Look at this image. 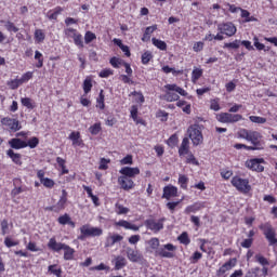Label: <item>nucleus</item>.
I'll use <instances>...</instances> for the list:
<instances>
[{"label": "nucleus", "mask_w": 277, "mask_h": 277, "mask_svg": "<svg viewBox=\"0 0 277 277\" xmlns=\"http://www.w3.org/2000/svg\"><path fill=\"white\" fill-rule=\"evenodd\" d=\"M57 265L53 264L48 267V272L56 277H62V268H56Z\"/></svg>", "instance_id": "nucleus-41"}, {"label": "nucleus", "mask_w": 277, "mask_h": 277, "mask_svg": "<svg viewBox=\"0 0 277 277\" xmlns=\"http://www.w3.org/2000/svg\"><path fill=\"white\" fill-rule=\"evenodd\" d=\"M200 259H202V253H200V251H196L190 256V263L196 264L200 261Z\"/></svg>", "instance_id": "nucleus-56"}, {"label": "nucleus", "mask_w": 277, "mask_h": 277, "mask_svg": "<svg viewBox=\"0 0 277 277\" xmlns=\"http://www.w3.org/2000/svg\"><path fill=\"white\" fill-rule=\"evenodd\" d=\"M6 155L8 157H10V159H12L14 163H16V166H23V161L21 160V154H16L13 149H9L6 151Z\"/></svg>", "instance_id": "nucleus-26"}, {"label": "nucleus", "mask_w": 277, "mask_h": 277, "mask_svg": "<svg viewBox=\"0 0 277 277\" xmlns=\"http://www.w3.org/2000/svg\"><path fill=\"white\" fill-rule=\"evenodd\" d=\"M4 246H5L6 248H14V246H18V241H14V240H12V238L6 237V238L4 239Z\"/></svg>", "instance_id": "nucleus-61"}, {"label": "nucleus", "mask_w": 277, "mask_h": 277, "mask_svg": "<svg viewBox=\"0 0 277 277\" xmlns=\"http://www.w3.org/2000/svg\"><path fill=\"white\" fill-rule=\"evenodd\" d=\"M57 222H58V224H62V226H66V224H68V222H70V215L65 213L64 215H62L57 219Z\"/></svg>", "instance_id": "nucleus-53"}, {"label": "nucleus", "mask_w": 277, "mask_h": 277, "mask_svg": "<svg viewBox=\"0 0 277 277\" xmlns=\"http://www.w3.org/2000/svg\"><path fill=\"white\" fill-rule=\"evenodd\" d=\"M177 239L180 243H183L184 246H189L190 240L186 232L182 233Z\"/></svg>", "instance_id": "nucleus-45"}, {"label": "nucleus", "mask_w": 277, "mask_h": 277, "mask_svg": "<svg viewBox=\"0 0 277 277\" xmlns=\"http://www.w3.org/2000/svg\"><path fill=\"white\" fill-rule=\"evenodd\" d=\"M115 226H120L121 228H126V230H134V233H137V230H140V226L124 220L115 222Z\"/></svg>", "instance_id": "nucleus-19"}, {"label": "nucleus", "mask_w": 277, "mask_h": 277, "mask_svg": "<svg viewBox=\"0 0 277 277\" xmlns=\"http://www.w3.org/2000/svg\"><path fill=\"white\" fill-rule=\"evenodd\" d=\"M6 85H9V88L11 90H18L19 85H23V82L21 81V79H14V80H10Z\"/></svg>", "instance_id": "nucleus-40"}, {"label": "nucleus", "mask_w": 277, "mask_h": 277, "mask_svg": "<svg viewBox=\"0 0 277 277\" xmlns=\"http://www.w3.org/2000/svg\"><path fill=\"white\" fill-rule=\"evenodd\" d=\"M187 133L193 142L194 146H200L202 144V132L198 129V126H190Z\"/></svg>", "instance_id": "nucleus-8"}, {"label": "nucleus", "mask_w": 277, "mask_h": 277, "mask_svg": "<svg viewBox=\"0 0 277 277\" xmlns=\"http://www.w3.org/2000/svg\"><path fill=\"white\" fill-rule=\"evenodd\" d=\"M63 250L65 261H72V259H75V249L70 248V246L65 245Z\"/></svg>", "instance_id": "nucleus-27"}, {"label": "nucleus", "mask_w": 277, "mask_h": 277, "mask_svg": "<svg viewBox=\"0 0 277 277\" xmlns=\"http://www.w3.org/2000/svg\"><path fill=\"white\" fill-rule=\"evenodd\" d=\"M35 60L38 61L36 68H42V66H44V58L42 57V53H40V51H35Z\"/></svg>", "instance_id": "nucleus-36"}, {"label": "nucleus", "mask_w": 277, "mask_h": 277, "mask_svg": "<svg viewBox=\"0 0 277 277\" xmlns=\"http://www.w3.org/2000/svg\"><path fill=\"white\" fill-rule=\"evenodd\" d=\"M82 88H83L84 94H90V92H92V79L87 78V79L83 81Z\"/></svg>", "instance_id": "nucleus-37"}, {"label": "nucleus", "mask_w": 277, "mask_h": 277, "mask_svg": "<svg viewBox=\"0 0 277 277\" xmlns=\"http://www.w3.org/2000/svg\"><path fill=\"white\" fill-rule=\"evenodd\" d=\"M239 47H241V41L239 40H235L233 42L224 44V49H239Z\"/></svg>", "instance_id": "nucleus-50"}, {"label": "nucleus", "mask_w": 277, "mask_h": 277, "mask_svg": "<svg viewBox=\"0 0 277 277\" xmlns=\"http://www.w3.org/2000/svg\"><path fill=\"white\" fill-rule=\"evenodd\" d=\"M110 161L111 160H109V159L102 158L101 161H100L98 170H107V168H109L107 166V163H109Z\"/></svg>", "instance_id": "nucleus-63"}, {"label": "nucleus", "mask_w": 277, "mask_h": 277, "mask_svg": "<svg viewBox=\"0 0 277 277\" xmlns=\"http://www.w3.org/2000/svg\"><path fill=\"white\" fill-rule=\"evenodd\" d=\"M179 98H180L179 94H176L172 91H167L166 94H164V101H168V103L179 101Z\"/></svg>", "instance_id": "nucleus-31"}, {"label": "nucleus", "mask_w": 277, "mask_h": 277, "mask_svg": "<svg viewBox=\"0 0 277 277\" xmlns=\"http://www.w3.org/2000/svg\"><path fill=\"white\" fill-rule=\"evenodd\" d=\"M246 277H261V268L260 267H254L249 269L246 275Z\"/></svg>", "instance_id": "nucleus-38"}, {"label": "nucleus", "mask_w": 277, "mask_h": 277, "mask_svg": "<svg viewBox=\"0 0 277 277\" xmlns=\"http://www.w3.org/2000/svg\"><path fill=\"white\" fill-rule=\"evenodd\" d=\"M126 252L129 261H131L132 263H140V260L142 259V254H140V251L134 250L131 247H128Z\"/></svg>", "instance_id": "nucleus-18"}, {"label": "nucleus", "mask_w": 277, "mask_h": 277, "mask_svg": "<svg viewBox=\"0 0 277 277\" xmlns=\"http://www.w3.org/2000/svg\"><path fill=\"white\" fill-rule=\"evenodd\" d=\"M151 42H153L154 47H156L160 51H167L168 50V44L166 43V41H161L157 38H153Z\"/></svg>", "instance_id": "nucleus-29"}, {"label": "nucleus", "mask_w": 277, "mask_h": 277, "mask_svg": "<svg viewBox=\"0 0 277 277\" xmlns=\"http://www.w3.org/2000/svg\"><path fill=\"white\" fill-rule=\"evenodd\" d=\"M217 30L220 31V34L228 36V38H232V36H235V34H237V27H235V24L230 22L219 24Z\"/></svg>", "instance_id": "nucleus-10"}, {"label": "nucleus", "mask_w": 277, "mask_h": 277, "mask_svg": "<svg viewBox=\"0 0 277 277\" xmlns=\"http://www.w3.org/2000/svg\"><path fill=\"white\" fill-rule=\"evenodd\" d=\"M253 40H254L253 44H254L255 49H258V51H269V48L265 49V44L259 42L258 37H254Z\"/></svg>", "instance_id": "nucleus-51"}, {"label": "nucleus", "mask_w": 277, "mask_h": 277, "mask_svg": "<svg viewBox=\"0 0 277 277\" xmlns=\"http://www.w3.org/2000/svg\"><path fill=\"white\" fill-rule=\"evenodd\" d=\"M153 60V53L150 52H145L143 55H142V64H148V62H150Z\"/></svg>", "instance_id": "nucleus-60"}, {"label": "nucleus", "mask_w": 277, "mask_h": 277, "mask_svg": "<svg viewBox=\"0 0 277 277\" xmlns=\"http://www.w3.org/2000/svg\"><path fill=\"white\" fill-rule=\"evenodd\" d=\"M263 232L265 239H267L269 246H277L276 228L272 226V223H264L259 226Z\"/></svg>", "instance_id": "nucleus-3"}, {"label": "nucleus", "mask_w": 277, "mask_h": 277, "mask_svg": "<svg viewBox=\"0 0 277 277\" xmlns=\"http://www.w3.org/2000/svg\"><path fill=\"white\" fill-rule=\"evenodd\" d=\"M9 144L11 148H14L15 150H21V148H27V142L21 138H12L9 141Z\"/></svg>", "instance_id": "nucleus-22"}, {"label": "nucleus", "mask_w": 277, "mask_h": 277, "mask_svg": "<svg viewBox=\"0 0 277 277\" xmlns=\"http://www.w3.org/2000/svg\"><path fill=\"white\" fill-rule=\"evenodd\" d=\"M27 146H29V148H36V146H38V144H40V140H38V137H31L30 140H28V142L26 143Z\"/></svg>", "instance_id": "nucleus-57"}, {"label": "nucleus", "mask_w": 277, "mask_h": 277, "mask_svg": "<svg viewBox=\"0 0 277 277\" xmlns=\"http://www.w3.org/2000/svg\"><path fill=\"white\" fill-rule=\"evenodd\" d=\"M121 166H133V156L127 155L123 159L120 160Z\"/></svg>", "instance_id": "nucleus-52"}, {"label": "nucleus", "mask_w": 277, "mask_h": 277, "mask_svg": "<svg viewBox=\"0 0 277 277\" xmlns=\"http://www.w3.org/2000/svg\"><path fill=\"white\" fill-rule=\"evenodd\" d=\"M216 118L219 122H223L225 124H233L235 122H239V120H243V116L239 114L233 115L230 113H221Z\"/></svg>", "instance_id": "nucleus-7"}, {"label": "nucleus", "mask_w": 277, "mask_h": 277, "mask_svg": "<svg viewBox=\"0 0 277 277\" xmlns=\"http://www.w3.org/2000/svg\"><path fill=\"white\" fill-rule=\"evenodd\" d=\"M149 248L155 250V256H161V259H174L176 256V246L172 243L163 245L159 248V238H151L148 241Z\"/></svg>", "instance_id": "nucleus-1"}, {"label": "nucleus", "mask_w": 277, "mask_h": 277, "mask_svg": "<svg viewBox=\"0 0 277 277\" xmlns=\"http://www.w3.org/2000/svg\"><path fill=\"white\" fill-rule=\"evenodd\" d=\"M105 269L108 271V269H109V266H107V265L101 263V264L97 265V266L91 267V268H90V272H103V271H105Z\"/></svg>", "instance_id": "nucleus-59"}, {"label": "nucleus", "mask_w": 277, "mask_h": 277, "mask_svg": "<svg viewBox=\"0 0 277 277\" xmlns=\"http://www.w3.org/2000/svg\"><path fill=\"white\" fill-rule=\"evenodd\" d=\"M164 88L169 92H177V94H181V96H187V92L176 84H167Z\"/></svg>", "instance_id": "nucleus-25"}, {"label": "nucleus", "mask_w": 277, "mask_h": 277, "mask_svg": "<svg viewBox=\"0 0 277 277\" xmlns=\"http://www.w3.org/2000/svg\"><path fill=\"white\" fill-rule=\"evenodd\" d=\"M93 40H96V35L92 31H87L84 35L85 44H90Z\"/></svg>", "instance_id": "nucleus-47"}, {"label": "nucleus", "mask_w": 277, "mask_h": 277, "mask_svg": "<svg viewBox=\"0 0 277 277\" xmlns=\"http://www.w3.org/2000/svg\"><path fill=\"white\" fill-rule=\"evenodd\" d=\"M32 78H34V72L27 71L22 76L19 80L22 81V83H26V81H29V79H32Z\"/></svg>", "instance_id": "nucleus-64"}, {"label": "nucleus", "mask_w": 277, "mask_h": 277, "mask_svg": "<svg viewBox=\"0 0 277 277\" xmlns=\"http://www.w3.org/2000/svg\"><path fill=\"white\" fill-rule=\"evenodd\" d=\"M177 194H179V188H176L175 186H166L163 188L162 198L170 200V198L176 197Z\"/></svg>", "instance_id": "nucleus-20"}, {"label": "nucleus", "mask_w": 277, "mask_h": 277, "mask_svg": "<svg viewBox=\"0 0 277 277\" xmlns=\"http://www.w3.org/2000/svg\"><path fill=\"white\" fill-rule=\"evenodd\" d=\"M48 189H53L55 187V182L52 179L45 177L41 182Z\"/></svg>", "instance_id": "nucleus-54"}, {"label": "nucleus", "mask_w": 277, "mask_h": 277, "mask_svg": "<svg viewBox=\"0 0 277 277\" xmlns=\"http://www.w3.org/2000/svg\"><path fill=\"white\" fill-rule=\"evenodd\" d=\"M127 266V259L122 255H118L115 259V269H122V267Z\"/></svg>", "instance_id": "nucleus-28"}, {"label": "nucleus", "mask_w": 277, "mask_h": 277, "mask_svg": "<svg viewBox=\"0 0 277 277\" xmlns=\"http://www.w3.org/2000/svg\"><path fill=\"white\" fill-rule=\"evenodd\" d=\"M202 49H205V43L202 41L195 42L193 45V50L195 51V53H200Z\"/></svg>", "instance_id": "nucleus-62"}, {"label": "nucleus", "mask_w": 277, "mask_h": 277, "mask_svg": "<svg viewBox=\"0 0 277 277\" xmlns=\"http://www.w3.org/2000/svg\"><path fill=\"white\" fill-rule=\"evenodd\" d=\"M65 36H67V38H72L76 47L83 49V37L81 36V34L77 32V29H74V28L65 29Z\"/></svg>", "instance_id": "nucleus-11"}, {"label": "nucleus", "mask_w": 277, "mask_h": 277, "mask_svg": "<svg viewBox=\"0 0 277 277\" xmlns=\"http://www.w3.org/2000/svg\"><path fill=\"white\" fill-rule=\"evenodd\" d=\"M232 185L236 187L240 194H249L252 190V186H250V181L248 179H241L239 176H234L232 179Z\"/></svg>", "instance_id": "nucleus-4"}, {"label": "nucleus", "mask_w": 277, "mask_h": 277, "mask_svg": "<svg viewBox=\"0 0 277 277\" xmlns=\"http://www.w3.org/2000/svg\"><path fill=\"white\" fill-rule=\"evenodd\" d=\"M200 209H205V202H195L192 206L186 207L184 213L189 215V213H197Z\"/></svg>", "instance_id": "nucleus-24"}, {"label": "nucleus", "mask_w": 277, "mask_h": 277, "mask_svg": "<svg viewBox=\"0 0 277 277\" xmlns=\"http://www.w3.org/2000/svg\"><path fill=\"white\" fill-rule=\"evenodd\" d=\"M166 222V217H161L158 221L155 219H148L144 222V225L148 230H151V233H160V230H163V223Z\"/></svg>", "instance_id": "nucleus-5"}, {"label": "nucleus", "mask_w": 277, "mask_h": 277, "mask_svg": "<svg viewBox=\"0 0 277 277\" xmlns=\"http://www.w3.org/2000/svg\"><path fill=\"white\" fill-rule=\"evenodd\" d=\"M96 107H98L100 109H105V95L103 94V90L100 91V95L96 98Z\"/></svg>", "instance_id": "nucleus-39"}, {"label": "nucleus", "mask_w": 277, "mask_h": 277, "mask_svg": "<svg viewBox=\"0 0 277 277\" xmlns=\"http://www.w3.org/2000/svg\"><path fill=\"white\" fill-rule=\"evenodd\" d=\"M238 137L251 142V144L258 146V148H261V146L265 148V141H263V135L259 131L241 129L238 131Z\"/></svg>", "instance_id": "nucleus-2"}, {"label": "nucleus", "mask_w": 277, "mask_h": 277, "mask_svg": "<svg viewBox=\"0 0 277 277\" xmlns=\"http://www.w3.org/2000/svg\"><path fill=\"white\" fill-rule=\"evenodd\" d=\"M109 63L113 68H120L121 66L124 65V61L116 56L111 57Z\"/></svg>", "instance_id": "nucleus-34"}, {"label": "nucleus", "mask_w": 277, "mask_h": 277, "mask_svg": "<svg viewBox=\"0 0 277 277\" xmlns=\"http://www.w3.org/2000/svg\"><path fill=\"white\" fill-rule=\"evenodd\" d=\"M80 137H81V133L79 132H71L69 135V140H71L74 146L79 144Z\"/></svg>", "instance_id": "nucleus-48"}, {"label": "nucleus", "mask_w": 277, "mask_h": 277, "mask_svg": "<svg viewBox=\"0 0 277 277\" xmlns=\"http://www.w3.org/2000/svg\"><path fill=\"white\" fill-rule=\"evenodd\" d=\"M237 265V259H229L225 264H223L220 269L216 272V276H224L227 272H230L233 267Z\"/></svg>", "instance_id": "nucleus-14"}, {"label": "nucleus", "mask_w": 277, "mask_h": 277, "mask_svg": "<svg viewBox=\"0 0 277 277\" xmlns=\"http://www.w3.org/2000/svg\"><path fill=\"white\" fill-rule=\"evenodd\" d=\"M111 75H114V70L111 69H103L102 71H100L98 76L102 79H107V77H111Z\"/></svg>", "instance_id": "nucleus-58"}, {"label": "nucleus", "mask_w": 277, "mask_h": 277, "mask_svg": "<svg viewBox=\"0 0 277 277\" xmlns=\"http://www.w3.org/2000/svg\"><path fill=\"white\" fill-rule=\"evenodd\" d=\"M202 77V69H194L192 72V81L193 83H196V81H198V79H200Z\"/></svg>", "instance_id": "nucleus-44"}, {"label": "nucleus", "mask_w": 277, "mask_h": 277, "mask_svg": "<svg viewBox=\"0 0 277 277\" xmlns=\"http://www.w3.org/2000/svg\"><path fill=\"white\" fill-rule=\"evenodd\" d=\"M124 237L120 234H109L106 237L105 241V248H113V246H116V243H120Z\"/></svg>", "instance_id": "nucleus-15"}, {"label": "nucleus", "mask_w": 277, "mask_h": 277, "mask_svg": "<svg viewBox=\"0 0 277 277\" xmlns=\"http://www.w3.org/2000/svg\"><path fill=\"white\" fill-rule=\"evenodd\" d=\"M118 183L121 189H124V192H129V189H133V187H135L133 180H131V177H127L126 175L119 176Z\"/></svg>", "instance_id": "nucleus-13"}, {"label": "nucleus", "mask_w": 277, "mask_h": 277, "mask_svg": "<svg viewBox=\"0 0 277 277\" xmlns=\"http://www.w3.org/2000/svg\"><path fill=\"white\" fill-rule=\"evenodd\" d=\"M91 135H98L101 133V123H95L89 128Z\"/></svg>", "instance_id": "nucleus-49"}, {"label": "nucleus", "mask_w": 277, "mask_h": 277, "mask_svg": "<svg viewBox=\"0 0 277 277\" xmlns=\"http://www.w3.org/2000/svg\"><path fill=\"white\" fill-rule=\"evenodd\" d=\"M168 146L174 148L176 144H179V136L176 134H172L169 140L167 141Z\"/></svg>", "instance_id": "nucleus-46"}, {"label": "nucleus", "mask_w": 277, "mask_h": 277, "mask_svg": "<svg viewBox=\"0 0 277 277\" xmlns=\"http://www.w3.org/2000/svg\"><path fill=\"white\" fill-rule=\"evenodd\" d=\"M187 183H189V179L186 175L180 174L179 185H181L182 189H187Z\"/></svg>", "instance_id": "nucleus-43"}, {"label": "nucleus", "mask_w": 277, "mask_h": 277, "mask_svg": "<svg viewBox=\"0 0 277 277\" xmlns=\"http://www.w3.org/2000/svg\"><path fill=\"white\" fill-rule=\"evenodd\" d=\"M120 174L127 176L128 179H133L140 174V168H131V167H123L120 169Z\"/></svg>", "instance_id": "nucleus-17"}, {"label": "nucleus", "mask_w": 277, "mask_h": 277, "mask_svg": "<svg viewBox=\"0 0 277 277\" xmlns=\"http://www.w3.org/2000/svg\"><path fill=\"white\" fill-rule=\"evenodd\" d=\"M44 38H47V36L44 35V31L42 29H36L35 30V40H36V42H38V43L44 42Z\"/></svg>", "instance_id": "nucleus-35"}, {"label": "nucleus", "mask_w": 277, "mask_h": 277, "mask_svg": "<svg viewBox=\"0 0 277 277\" xmlns=\"http://www.w3.org/2000/svg\"><path fill=\"white\" fill-rule=\"evenodd\" d=\"M249 120L254 122V124H265V122H267V119L265 117H259V116H250Z\"/></svg>", "instance_id": "nucleus-42"}, {"label": "nucleus", "mask_w": 277, "mask_h": 277, "mask_svg": "<svg viewBox=\"0 0 277 277\" xmlns=\"http://www.w3.org/2000/svg\"><path fill=\"white\" fill-rule=\"evenodd\" d=\"M180 157H184V155H189V138L184 137L182 144L179 148Z\"/></svg>", "instance_id": "nucleus-23"}, {"label": "nucleus", "mask_w": 277, "mask_h": 277, "mask_svg": "<svg viewBox=\"0 0 277 277\" xmlns=\"http://www.w3.org/2000/svg\"><path fill=\"white\" fill-rule=\"evenodd\" d=\"M80 233L82 235L80 239H83V237H101V235H103V228L92 227L87 224L80 227Z\"/></svg>", "instance_id": "nucleus-6"}, {"label": "nucleus", "mask_w": 277, "mask_h": 277, "mask_svg": "<svg viewBox=\"0 0 277 277\" xmlns=\"http://www.w3.org/2000/svg\"><path fill=\"white\" fill-rule=\"evenodd\" d=\"M255 261L260 263V265H263L264 267L265 265H269V261H267V259L261 254L255 255Z\"/></svg>", "instance_id": "nucleus-55"}, {"label": "nucleus", "mask_w": 277, "mask_h": 277, "mask_svg": "<svg viewBox=\"0 0 277 277\" xmlns=\"http://www.w3.org/2000/svg\"><path fill=\"white\" fill-rule=\"evenodd\" d=\"M1 122L4 127H9V129L14 132L21 131V129H22L21 122L17 119L4 117L1 119Z\"/></svg>", "instance_id": "nucleus-12"}, {"label": "nucleus", "mask_w": 277, "mask_h": 277, "mask_svg": "<svg viewBox=\"0 0 277 277\" xmlns=\"http://www.w3.org/2000/svg\"><path fill=\"white\" fill-rule=\"evenodd\" d=\"M1 23H4V27L8 31L13 34H18V27H16V25H14V23H12L11 21L4 22L2 21Z\"/></svg>", "instance_id": "nucleus-32"}, {"label": "nucleus", "mask_w": 277, "mask_h": 277, "mask_svg": "<svg viewBox=\"0 0 277 277\" xmlns=\"http://www.w3.org/2000/svg\"><path fill=\"white\" fill-rule=\"evenodd\" d=\"M115 211H116L117 215H127V213H129V208H127L120 203H116Z\"/></svg>", "instance_id": "nucleus-33"}, {"label": "nucleus", "mask_w": 277, "mask_h": 277, "mask_svg": "<svg viewBox=\"0 0 277 277\" xmlns=\"http://www.w3.org/2000/svg\"><path fill=\"white\" fill-rule=\"evenodd\" d=\"M21 103L23 107H27V109H34V107H36V105L34 104V100H31L30 97H22Z\"/></svg>", "instance_id": "nucleus-30"}, {"label": "nucleus", "mask_w": 277, "mask_h": 277, "mask_svg": "<svg viewBox=\"0 0 277 277\" xmlns=\"http://www.w3.org/2000/svg\"><path fill=\"white\" fill-rule=\"evenodd\" d=\"M265 159L263 158H253L246 161V168L249 170H252L253 172H263L265 170V167H263Z\"/></svg>", "instance_id": "nucleus-9"}, {"label": "nucleus", "mask_w": 277, "mask_h": 277, "mask_svg": "<svg viewBox=\"0 0 277 277\" xmlns=\"http://www.w3.org/2000/svg\"><path fill=\"white\" fill-rule=\"evenodd\" d=\"M65 247L66 243L57 242L55 238H51L48 242V248H50V250H53V252H60V250H64Z\"/></svg>", "instance_id": "nucleus-21"}, {"label": "nucleus", "mask_w": 277, "mask_h": 277, "mask_svg": "<svg viewBox=\"0 0 277 277\" xmlns=\"http://www.w3.org/2000/svg\"><path fill=\"white\" fill-rule=\"evenodd\" d=\"M66 202H68V193L66 192V189H63L60 200L56 202V205H54L57 213H60V211H64L66 209Z\"/></svg>", "instance_id": "nucleus-16"}]
</instances>
